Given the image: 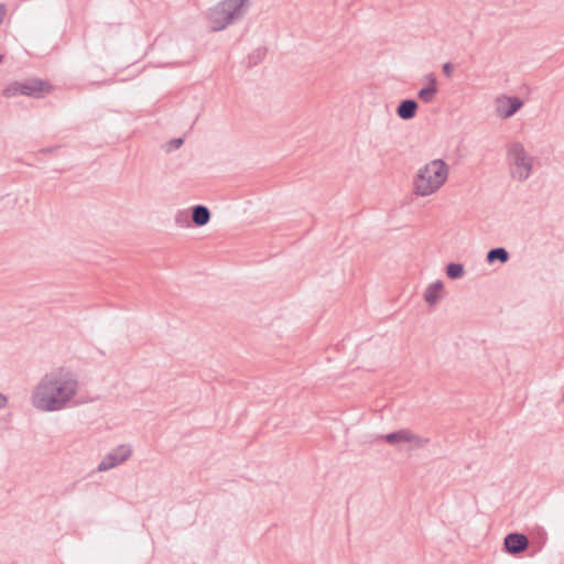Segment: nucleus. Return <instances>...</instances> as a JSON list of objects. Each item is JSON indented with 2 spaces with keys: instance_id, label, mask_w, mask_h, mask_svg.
<instances>
[{
  "instance_id": "1",
  "label": "nucleus",
  "mask_w": 564,
  "mask_h": 564,
  "mask_svg": "<svg viewBox=\"0 0 564 564\" xmlns=\"http://www.w3.org/2000/svg\"><path fill=\"white\" fill-rule=\"evenodd\" d=\"M77 376L68 368L59 367L45 373L35 386L32 405L43 412L65 409L78 391Z\"/></svg>"
},
{
  "instance_id": "2",
  "label": "nucleus",
  "mask_w": 564,
  "mask_h": 564,
  "mask_svg": "<svg viewBox=\"0 0 564 564\" xmlns=\"http://www.w3.org/2000/svg\"><path fill=\"white\" fill-rule=\"evenodd\" d=\"M449 176V166L443 159H434L416 171L413 177V193L426 197L438 192Z\"/></svg>"
},
{
  "instance_id": "3",
  "label": "nucleus",
  "mask_w": 564,
  "mask_h": 564,
  "mask_svg": "<svg viewBox=\"0 0 564 564\" xmlns=\"http://www.w3.org/2000/svg\"><path fill=\"white\" fill-rule=\"evenodd\" d=\"M249 6V0H223L210 8L207 13L209 28L215 31H223L237 20H240Z\"/></svg>"
},
{
  "instance_id": "4",
  "label": "nucleus",
  "mask_w": 564,
  "mask_h": 564,
  "mask_svg": "<svg viewBox=\"0 0 564 564\" xmlns=\"http://www.w3.org/2000/svg\"><path fill=\"white\" fill-rule=\"evenodd\" d=\"M506 161L512 178L523 182L530 177L534 159L521 142L516 141L507 145Z\"/></svg>"
},
{
  "instance_id": "5",
  "label": "nucleus",
  "mask_w": 564,
  "mask_h": 564,
  "mask_svg": "<svg viewBox=\"0 0 564 564\" xmlns=\"http://www.w3.org/2000/svg\"><path fill=\"white\" fill-rule=\"evenodd\" d=\"M52 90V86L48 82L39 79V78H28L25 80H15L10 83L3 89V96L7 98H12L19 95L31 97V98H42L45 94Z\"/></svg>"
},
{
  "instance_id": "6",
  "label": "nucleus",
  "mask_w": 564,
  "mask_h": 564,
  "mask_svg": "<svg viewBox=\"0 0 564 564\" xmlns=\"http://www.w3.org/2000/svg\"><path fill=\"white\" fill-rule=\"evenodd\" d=\"M382 438L390 445L409 443L412 448H422L430 442V438L420 436L410 429H400L383 435Z\"/></svg>"
},
{
  "instance_id": "7",
  "label": "nucleus",
  "mask_w": 564,
  "mask_h": 564,
  "mask_svg": "<svg viewBox=\"0 0 564 564\" xmlns=\"http://www.w3.org/2000/svg\"><path fill=\"white\" fill-rule=\"evenodd\" d=\"M497 102V113L503 119L512 117L523 105L518 97L498 98Z\"/></svg>"
},
{
  "instance_id": "8",
  "label": "nucleus",
  "mask_w": 564,
  "mask_h": 564,
  "mask_svg": "<svg viewBox=\"0 0 564 564\" xmlns=\"http://www.w3.org/2000/svg\"><path fill=\"white\" fill-rule=\"evenodd\" d=\"M503 545L508 553L518 554L528 547L529 540L522 533H509L505 538Z\"/></svg>"
},
{
  "instance_id": "9",
  "label": "nucleus",
  "mask_w": 564,
  "mask_h": 564,
  "mask_svg": "<svg viewBox=\"0 0 564 564\" xmlns=\"http://www.w3.org/2000/svg\"><path fill=\"white\" fill-rule=\"evenodd\" d=\"M132 454V447L129 444H121L108 453V469L117 467L128 460Z\"/></svg>"
},
{
  "instance_id": "10",
  "label": "nucleus",
  "mask_w": 564,
  "mask_h": 564,
  "mask_svg": "<svg viewBox=\"0 0 564 564\" xmlns=\"http://www.w3.org/2000/svg\"><path fill=\"white\" fill-rule=\"evenodd\" d=\"M443 282L437 280L431 283L424 291V300L430 306H434L442 296Z\"/></svg>"
},
{
  "instance_id": "11",
  "label": "nucleus",
  "mask_w": 564,
  "mask_h": 564,
  "mask_svg": "<svg viewBox=\"0 0 564 564\" xmlns=\"http://www.w3.org/2000/svg\"><path fill=\"white\" fill-rule=\"evenodd\" d=\"M416 110L417 102L414 99H405L399 104L397 115L403 120H410L414 118Z\"/></svg>"
},
{
  "instance_id": "12",
  "label": "nucleus",
  "mask_w": 564,
  "mask_h": 564,
  "mask_svg": "<svg viewBox=\"0 0 564 564\" xmlns=\"http://www.w3.org/2000/svg\"><path fill=\"white\" fill-rule=\"evenodd\" d=\"M192 220L198 227L205 226L210 220L209 209L204 205L194 206L192 213Z\"/></svg>"
},
{
  "instance_id": "13",
  "label": "nucleus",
  "mask_w": 564,
  "mask_h": 564,
  "mask_svg": "<svg viewBox=\"0 0 564 564\" xmlns=\"http://www.w3.org/2000/svg\"><path fill=\"white\" fill-rule=\"evenodd\" d=\"M509 258H510L509 252L505 248L498 247V248L490 249L487 252L486 261L488 263H494L495 261H499L500 263H506L509 260Z\"/></svg>"
},
{
  "instance_id": "14",
  "label": "nucleus",
  "mask_w": 564,
  "mask_h": 564,
  "mask_svg": "<svg viewBox=\"0 0 564 564\" xmlns=\"http://www.w3.org/2000/svg\"><path fill=\"white\" fill-rule=\"evenodd\" d=\"M437 91H438L437 87L426 86L419 90L417 97L420 98L421 101H423L425 104H430L434 100Z\"/></svg>"
},
{
  "instance_id": "15",
  "label": "nucleus",
  "mask_w": 564,
  "mask_h": 564,
  "mask_svg": "<svg viewBox=\"0 0 564 564\" xmlns=\"http://www.w3.org/2000/svg\"><path fill=\"white\" fill-rule=\"evenodd\" d=\"M465 273V270H464V267L463 264L460 263H449L447 267H446V274L449 279H459L464 275Z\"/></svg>"
},
{
  "instance_id": "16",
  "label": "nucleus",
  "mask_w": 564,
  "mask_h": 564,
  "mask_svg": "<svg viewBox=\"0 0 564 564\" xmlns=\"http://www.w3.org/2000/svg\"><path fill=\"white\" fill-rule=\"evenodd\" d=\"M175 223L180 227H187V226H189V214H188V212H186V210L177 212V214L175 215Z\"/></svg>"
},
{
  "instance_id": "17",
  "label": "nucleus",
  "mask_w": 564,
  "mask_h": 564,
  "mask_svg": "<svg viewBox=\"0 0 564 564\" xmlns=\"http://www.w3.org/2000/svg\"><path fill=\"white\" fill-rule=\"evenodd\" d=\"M183 142L184 140L182 138L173 139L169 142L167 150L171 151L174 149H178L183 144Z\"/></svg>"
},
{
  "instance_id": "18",
  "label": "nucleus",
  "mask_w": 564,
  "mask_h": 564,
  "mask_svg": "<svg viewBox=\"0 0 564 564\" xmlns=\"http://www.w3.org/2000/svg\"><path fill=\"white\" fill-rule=\"evenodd\" d=\"M424 78L427 82V86L437 87V79L433 73L426 74Z\"/></svg>"
},
{
  "instance_id": "19",
  "label": "nucleus",
  "mask_w": 564,
  "mask_h": 564,
  "mask_svg": "<svg viewBox=\"0 0 564 564\" xmlns=\"http://www.w3.org/2000/svg\"><path fill=\"white\" fill-rule=\"evenodd\" d=\"M453 70H454V67L449 62H447L443 65V73L446 77H448V78L452 77Z\"/></svg>"
},
{
  "instance_id": "20",
  "label": "nucleus",
  "mask_w": 564,
  "mask_h": 564,
  "mask_svg": "<svg viewBox=\"0 0 564 564\" xmlns=\"http://www.w3.org/2000/svg\"><path fill=\"white\" fill-rule=\"evenodd\" d=\"M107 465H106V458H102L100 463L97 466V470L99 471H106Z\"/></svg>"
},
{
  "instance_id": "21",
  "label": "nucleus",
  "mask_w": 564,
  "mask_h": 564,
  "mask_svg": "<svg viewBox=\"0 0 564 564\" xmlns=\"http://www.w3.org/2000/svg\"><path fill=\"white\" fill-rule=\"evenodd\" d=\"M7 404V397L0 393V409L4 408Z\"/></svg>"
},
{
  "instance_id": "22",
  "label": "nucleus",
  "mask_w": 564,
  "mask_h": 564,
  "mask_svg": "<svg viewBox=\"0 0 564 564\" xmlns=\"http://www.w3.org/2000/svg\"><path fill=\"white\" fill-rule=\"evenodd\" d=\"M256 53L258 54L259 57H262L264 55V50L258 48Z\"/></svg>"
}]
</instances>
